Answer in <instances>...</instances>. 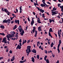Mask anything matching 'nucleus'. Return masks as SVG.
Here are the masks:
<instances>
[{
	"mask_svg": "<svg viewBox=\"0 0 63 63\" xmlns=\"http://www.w3.org/2000/svg\"><path fill=\"white\" fill-rule=\"evenodd\" d=\"M14 22L13 21H11V23L12 24L13 23H14Z\"/></svg>",
	"mask_w": 63,
	"mask_h": 63,
	"instance_id": "obj_61",
	"label": "nucleus"
},
{
	"mask_svg": "<svg viewBox=\"0 0 63 63\" xmlns=\"http://www.w3.org/2000/svg\"><path fill=\"white\" fill-rule=\"evenodd\" d=\"M12 16H15V17L16 16L15 15V14H12Z\"/></svg>",
	"mask_w": 63,
	"mask_h": 63,
	"instance_id": "obj_45",
	"label": "nucleus"
},
{
	"mask_svg": "<svg viewBox=\"0 0 63 63\" xmlns=\"http://www.w3.org/2000/svg\"><path fill=\"white\" fill-rule=\"evenodd\" d=\"M49 21L50 23H51V22H52V21L53 22H55L54 19H52L51 20V19H49Z\"/></svg>",
	"mask_w": 63,
	"mask_h": 63,
	"instance_id": "obj_5",
	"label": "nucleus"
},
{
	"mask_svg": "<svg viewBox=\"0 0 63 63\" xmlns=\"http://www.w3.org/2000/svg\"><path fill=\"white\" fill-rule=\"evenodd\" d=\"M12 50H11L9 51V53H12Z\"/></svg>",
	"mask_w": 63,
	"mask_h": 63,
	"instance_id": "obj_48",
	"label": "nucleus"
},
{
	"mask_svg": "<svg viewBox=\"0 0 63 63\" xmlns=\"http://www.w3.org/2000/svg\"><path fill=\"white\" fill-rule=\"evenodd\" d=\"M20 13H21V12H22V9H20Z\"/></svg>",
	"mask_w": 63,
	"mask_h": 63,
	"instance_id": "obj_43",
	"label": "nucleus"
},
{
	"mask_svg": "<svg viewBox=\"0 0 63 63\" xmlns=\"http://www.w3.org/2000/svg\"><path fill=\"white\" fill-rule=\"evenodd\" d=\"M18 28L20 31V32H21L22 30V28H21V26H20Z\"/></svg>",
	"mask_w": 63,
	"mask_h": 63,
	"instance_id": "obj_3",
	"label": "nucleus"
},
{
	"mask_svg": "<svg viewBox=\"0 0 63 63\" xmlns=\"http://www.w3.org/2000/svg\"><path fill=\"white\" fill-rule=\"evenodd\" d=\"M44 19V20H48V18L47 19V18H45Z\"/></svg>",
	"mask_w": 63,
	"mask_h": 63,
	"instance_id": "obj_59",
	"label": "nucleus"
},
{
	"mask_svg": "<svg viewBox=\"0 0 63 63\" xmlns=\"http://www.w3.org/2000/svg\"><path fill=\"white\" fill-rule=\"evenodd\" d=\"M54 44H53V43L52 42L51 44V47H53V45H54Z\"/></svg>",
	"mask_w": 63,
	"mask_h": 63,
	"instance_id": "obj_23",
	"label": "nucleus"
},
{
	"mask_svg": "<svg viewBox=\"0 0 63 63\" xmlns=\"http://www.w3.org/2000/svg\"><path fill=\"white\" fill-rule=\"evenodd\" d=\"M34 21H32L31 23V24L32 26L33 25V24H34Z\"/></svg>",
	"mask_w": 63,
	"mask_h": 63,
	"instance_id": "obj_26",
	"label": "nucleus"
},
{
	"mask_svg": "<svg viewBox=\"0 0 63 63\" xmlns=\"http://www.w3.org/2000/svg\"><path fill=\"white\" fill-rule=\"evenodd\" d=\"M35 34H37V31H35Z\"/></svg>",
	"mask_w": 63,
	"mask_h": 63,
	"instance_id": "obj_56",
	"label": "nucleus"
},
{
	"mask_svg": "<svg viewBox=\"0 0 63 63\" xmlns=\"http://www.w3.org/2000/svg\"><path fill=\"white\" fill-rule=\"evenodd\" d=\"M7 38L6 37H4V38H3V40L2 41V42L3 43H4V44H6L7 43Z\"/></svg>",
	"mask_w": 63,
	"mask_h": 63,
	"instance_id": "obj_1",
	"label": "nucleus"
},
{
	"mask_svg": "<svg viewBox=\"0 0 63 63\" xmlns=\"http://www.w3.org/2000/svg\"><path fill=\"white\" fill-rule=\"evenodd\" d=\"M30 52H31V50H28V51H27V53H28V54H29V53H30Z\"/></svg>",
	"mask_w": 63,
	"mask_h": 63,
	"instance_id": "obj_37",
	"label": "nucleus"
},
{
	"mask_svg": "<svg viewBox=\"0 0 63 63\" xmlns=\"http://www.w3.org/2000/svg\"><path fill=\"white\" fill-rule=\"evenodd\" d=\"M56 10V8H55V7H54L53 8V9L52 11H55Z\"/></svg>",
	"mask_w": 63,
	"mask_h": 63,
	"instance_id": "obj_31",
	"label": "nucleus"
},
{
	"mask_svg": "<svg viewBox=\"0 0 63 63\" xmlns=\"http://www.w3.org/2000/svg\"><path fill=\"white\" fill-rule=\"evenodd\" d=\"M58 13V11H52L51 12V13L52 14V16H54V15H56Z\"/></svg>",
	"mask_w": 63,
	"mask_h": 63,
	"instance_id": "obj_2",
	"label": "nucleus"
},
{
	"mask_svg": "<svg viewBox=\"0 0 63 63\" xmlns=\"http://www.w3.org/2000/svg\"><path fill=\"white\" fill-rule=\"evenodd\" d=\"M16 38H13L12 39H11L12 40H15V39H16Z\"/></svg>",
	"mask_w": 63,
	"mask_h": 63,
	"instance_id": "obj_44",
	"label": "nucleus"
},
{
	"mask_svg": "<svg viewBox=\"0 0 63 63\" xmlns=\"http://www.w3.org/2000/svg\"><path fill=\"white\" fill-rule=\"evenodd\" d=\"M47 58V56H45V57L44 58V59L45 61H46L47 62V60H46V59Z\"/></svg>",
	"mask_w": 63,
	"mask_h": 63,
	"instance_id": "obj_30",
	"label": "nucleus"
},
{
	"mask_svg": "<svg viewBox=\"0 0 63 63\" xmlns=\"http://www.w3.org/2000/svg\"><path fill=\"white\" fill-rule=\"evenodd\" d=\"M15 22L16 23H17L18 24H19V20H15Z\"/></svg>",
	"mask_w": 63,
	"mask_h": 63,
	"instance_id": "obj_4",
	"label": "nucleus"
},
{
	"mask_svg": "<svg viewBox=\"0 0 63 63\" xmlns=\"http://www.w3.org/2000/svg\"><path fill=\"white\" fill-rule=\"evenodd\" d=\"M33 29H34V30H35V29H36V28H35V27H33Z\"/></svg>",
	"mask_w": 63,
	"mask_h": 63,
	"instance_id": "obj_63",
	"label": "nucleus"
},
{
	"mask_svg": "<svg viewBox=\"0 0 63 63\" xmlns=\"http://www.w3.org/2000/svg\"><path fill=\"white\" fill-rule=\"evenodd\" d=\"M18 32H17L16 33V36H15V37H16V38H17V37L18 36L17 35H18Z\"/></svg>",
	"mask_w": 63,
	"mask_h": 63,
	"instance_id": "obj_34",
	"label": "nucleus"
},
{
	"mask_svg": "<svg viewBox=\"0 0 63 63\" xmlns=\"http://www.w3.org/2000/svg\"><path fill=\"white\" fill-rule=\"evenodd\" d=\"M35 30L33 29L32 30V32H33V33H34L35 32Z\"/></svg>",
	"mask_w": 63,
	"mask_h": 63,
	"instance_id": "obj_42",
	"label": "nucleus"
},
{
	"mask_svg": "<svg viewBox=\"0 0 63 63\" xmlns=\"http://www.w3.org/2000/svg\"><path fill=\"white\" fill-rule=\"evenodd\" d=\"M20 49L21 48V46L19 45H18L17 47L16 48V49Z\"/></svg>",
	"mask_w": 63,
	"mask_h": 63,
	"instance_id": "obj_8",
	"label": "nucleus"
},
{
	"mask_svg": "<svg viewBox=\"0 0 63 63\" xmlns=\"http://www.w3.org/2000/svg\"><path fill=\"white\" fill-rule=\"evenodd\" d=\"M61 4H58V7H59V6H60V5H61Z\"/></svg>",
	"mask_w": 63,
	"mask_h": 63,
	"instance_id": "obj_47",
	"label": "nucleus"
},
{
	"mask_svg": "<svg viewBox=\"0 0 63 63\" xmlns=\"http://www.w3.org/2000/svg\"><path fill=\"white\" fill-rule=\"evenodd\" d=\"M23 63L25 62L26 61V59H25L23 61Z\"/></svg>",
	"mask_w": 63,
	"mask_h": 63,
	"instance_id": "obj_52",
	"label": "nucleus"
},
{
	"mask_svg": "<svg viewBox=\"0 0 63 63\" xmlns=\"http://www.w3.org/2000/svg\"><path fill=\"white\" fill-rule=\"evenodd\" d=\"M6 52H8V48H7V49H6Z\"/></svg>",
	"mask_w": 63,
	"mask_h": 63,
	"instance_id": "obj_64",
	"label": "nucleus"
},
{
	"mask_svg": "<svg viewBox=\"0 0 63 63\" xmlns=\"http://www.w3.org/2000/svg\"><path fill=\"white\" fill-rule=\"evenodd\" d=\"M61 41L60 40H59V44H58V47H60V45H61Z\"/></svg>",
	"mask_w": 63,
	"mask_h": 63,
	"instance_id": "obj_11",
	"label": "nucleus"
},
{
	"mask_svg": "<svg viewBox=\"0 0 63 63\" xmlns=\"http://www.w3.org/2000/svg\"><path fill=\"white\" fill-rule=\"evenodd\" d=\"M24 56H23L22 57L21 60L22 61L23 60H24Z\"/></svg>",
	"mask_w": 63,
	"mask_h": 63,
	"instance_id": "obj_39",
	"label": "nucleus"
},
{
	"mask_svg": "<svg viewBox=\"0 0 63 63\" xmlns=\"http://www.w3.org/2000/svg\"><path fill=\"white\" fill-rule=\"evenodd\" d=\"M42 2H43V4H45L46 5V6L47 7L48 6V5H47L46 4V3H45V0H43L42 1Z\"/></svg>",
	"mask_w": 63,
	"mask_h": 63,
	"instance_id": "obj_12",
	"label": "nucleus"
},
{
	"mask_svg": "<svg viewBox=\"0 0 63 63\" xmlns=\"http://www.w3.org/2000/svg\"><path fill=\"white\" fill-rule=\"evenodd\" d=\"M27 41H26V40H25L24 41H23L22 44V45H23V44H24V43H26Z\"/></svg>",
	"mask_w": 63,
	"mask_h": 63,
	"instance_id": "obj_21",
	"label": "nucleus"
},
{
	"mask_svg": "<svg viewBox=\"0 0 63 63\" xmlns=\"http://www.w3.org/2000/svg\"><path fill=\"white\" fill-rule=\"evenodd\" d=\"M4 11L5 12H6V13H10L8 11V10L7 9H4Z\"/></svg>",
	"mask_w": 63,
	"mask_h": 63,
	"instance_id": "obj_13",
	"label": "nucleus"
},
{
	"mask_svg": "<svg viewBox=\"0 0 63 63\" xmlns=\"http://www.w3.org/2000/svg\"><path fill=\"white\" fill-rule=\"evenodd\" d=\"M16 12H17V13H18V9L17 8H16Z\"/></svg>",
	"mask_w": 63,
	"mask_h": 63,
	"instance_id": "obj_60",
	"label": "nucleus"
},
{
	"mask_svg": "<svg viewBox=\"0 0 63 63\" xmlns=\"http://www.w3.org/2000/svg\"><path fill=\"white\" fill-rule=\"evenodd\" d=\"M32 52H33V53H36V50L34 49H33V50L32 51Z\"/></svg>",
	"mask_w": 63,
	"mask_h": 63,
	"instance_id": "obj_18",
	"label": "nucleus"
},
{
	"mask_svg": "<svg viewBox=\"0 0 63 63\" xmlns=\"http://www.w3.org/2000/svg\"><path fill=\"white\" fill-rule=\"evenodd\" d=\"M42 17H43L44 18H45V14H42Z\"/></svg>",
	"mask_w": 63,
	"mask_h": 63,
	"instance_id": "obj_35",
	"label": "nucleus"
},
{
	"mask_svg": "<svg viewBox=\"0 0 63 63\" xmlns=\"http://www.w3.org/2000/svg\"><path fill=\"white\" fill-rule=\"evenodd\" d=\"M41 29V28L40 27H39L38 29V31H39V32L40 31L41 32V31H42V30Z\"/></svg>",
	"mask_w": 63,
	"mask_h": 63,
	"instance_id": "obj_16",
	"label": "nucleus"
},
{
	"mask_svg": "<svg viewBox=\"0 0 63 63\" xmlns=\"http://www.w3.org/2000/svg\"><path fill=\"white\" fill-rule=\"evenodd\" d=\"M41 20L39 18H38L37 19V22L38 23H41V22L40 21Z\"/></svg>",
	"mask_w": 63,
	"mask_h": 63,
	"instance_id": "obj_9",
	"label": "nucleus"
},
{
	"mask_svg": "<svg viewBox=\"0 0 63 63\" xmlns=\"http://www.w3.org/2000/svg\"><path fill=\"white\" fill-rule=\"evenodd\" d=\"M45 52L47 54V50H45Z\"/></svg>",
	"mask_w": 63,
	"mask_h": 63,
	"instance_id": "obj_49",
	"label": "nucleus"
},
{
	"mask_svg": "<svg viewBox=\"0 0 63 63\" xmlns=\"http://www.w3.org/2000/svg\"><path fill=\"white\" fill-rule=\"evenodd\" d=\"M31 59L32 61L33 62V63H34V62H35V59H34V58H33V57H32L31 58Z\"/></svg>",
	"mask_w": 63,
	"mask_h": 63,
	"instance_id": "obj_15",
	"label": "nucleus"
},
{
	"mask_svg": "<svg viewBox=\"0 0 63 63\" xmlns=\"http://www.w3.org/2000/svg\"><path fill=\"white\" fill-rule=\"evenodd\" d=\"M45 5H46V4H41L40 5V6H41V7H46Z\"/></svg>",
	"mask_w": 63,
	"mask_h": 63,
	"instance_id": "obj_19",
	"label": "nucleus"
},
{
	"mask_svg": "<svg viewBox=\"0 0 63 63\" xmlns=\"http://www.w3.org/2000/svg\"><path fill=\"white\" fill-rule=\"evenodd\" d=\"M15 56H13L12 57V58L11 59V61L12 62H13V61H14L15 59Z\"/></svg>",
	"mask_w": 63,
	"mask_h": 63,
	"instance_id": "obj_7",
	"label": "nucleus"
},
{
	"mask_svg": "<svg viewBox=\"0 0 63 63\" xmlns=\"http://www.w3.org/2000/svg\"><path fill=\"white\" fill-rule=\"evenodd\" d=\"M17 25H15V27L13 29L14 30H15L16 29V28H17Z\"/></svg>",
	"mask_w": 63,
	"mask_h": 63,
	"instance_id": "obj_29",
	"label": "nucleus"
},
{
	"mask_svg": "<svg viewBox=\"0 0 63 63\" xmlns=\"http://www.w3.org/2000/svg\"><path fill=\"white\" fill-rule=\"evenodd\" d=\"M11 33L12 35H15L16 34V32H11Z\"/></svg>",
	"mask_w": 63,
	"mask_h": 63,
	"instance_id": "obj_20",
	"label": "nucleus"
},
{
	"mask_svg": "<svg viewBox=\"0 0 63 63\" xmlns=\"http://www.w3.org/2000/svg\"><path fill=\"white\" fill-rule=\"evenodd\" d=\"M19 44L20 45V47H21V43H19Z\"/></svg>",
	"mask_w": 63,
	"mask_h": 63,
	"instance_id": "obj_57",
	"label": "nucleus"
},
{
	"mask_svg": "<svg viewBox=\"0 0 63 63\" xmlns=\"http://www.w3.org/2000/svg\"><path fill=\"white\" fill-rule=\"evenodd\" d=\"M20 63H23V62L22 61H20L19 62Z\"/></svg>",
	"mask_w": 63,
	"mask_h": 63,
	"instance_id": "obj_51",
	"label": "nucleus"
},
{
	"mask_svg": "<svg viewBox=\"0 0 63 63\" xmlns=\"http://www.w3.org/2000/svg\"><path fill=\"white\" fill-rule=\"evenodd\" d=\"M3 23H7V20L6 19H5L3 20L2 22Z\"/></svg>",
	"mask_w": 63,
	"mask_h": 63,
	"instance_id": "obj_28",
	"label": "nucleus"
},
{
	"mask_svg": "<svg viewBox=\"0 0 63 63\" xmlns=\"http://www.w3.org/2000/svg\"><path fill=\"white\" fill-rule=\"evenodd\" d=\"M47 3L48 4H50H50H51V3L49 2L48 1L47 2Z\"/></svg>",
	"mask_w": 63,
	"mask_h": 63,
	"instance_id": "obj_55",
	"label": "nucleus"
},
{
	"mask_svg": "<svg viewBox=\"0 0 63 63\" xmlns=\"http://www.w3.org/2000/svg\"><path fill=\"white\" fill-rule=\"evenodd\" d=\"M6 37L7 38H10V36L9 35H7L6 36Z\"/></svg>",
	"mask_w": 63,
	"mask_h": 63,
	"instance_id": "obj_41",
	"label": "nucleus"
},
{
	"mask_svg": "<svg viewBox=\"0 0 63 63\" xmlns=\"http://www.w3.org/2000/svg\"><path fill=\"white\" fill-rule=\"evenodd\" d=\"M36 8L38 10V11H39L40 10V8L38 7H36Z\"/></svg>",
	"mask_w": 63,
	"mask_h": 63,
	"instance_id": "obj_46",
	"label": "nucleus"
},
{
	"mask_svg": "<svg viewBox=\"0 0 63 63\" xmlns=\"http://www.w3.org/2000/svg\"><path fill=\"white\" fill-rule=\"evenodd\" d=\"M19 42L20 43H21V39H20L19 40Z\"/></svg>",
	"mask_w": 63,
	"mask_h": 63,
	"instance_id": "obj_58",
	"label": "nucleus"
},
{
	"mask_svg": "<svg viewBox=\"0 0 63 63\" xmlns=\"http://www.w3.org/2000/svg\"><path fill=\"white\" fill-rule=\"evenodd\" d=\"M0 35H3V36H5V34L4 33H0Z\"/></svg>",
	"mask_w": 63,
	"mask_h": 63,
	"instance_id": "obj_36",
	"label": "nucleus"
},
{
	"mask_svg": "<svg viewBox=\"0 0 63 63\" xmlns=\"http://www.w3.org/2000/svg\"><path fill=\"white\" fill-rule=\"evenodd\" d=\"M31 48V46H27V48L28 49V50H30Z\"/></svg>",
	"mask_w": 63,
	"mask_h": 63,
	"instance_id": "obj_14",
	"label": "nucleus"
},
{
	"mask_svg": "<svg viewBox=\"0 0 63 63\" xmlns=\"http://www.w3.org/2000/svg\"><path fill=\"white\" fill-rule=\"evenodd\" d=\"M44 11H45L44 10H42V9H40V12H41V13H43L44 12Z\"/></svg>",
	"mask_w": 63,
	"mask_h": 63,
	"instance_id": "obj_17",
	"label": "nucleus"
},
{
	"mask_svg": "<svg viewBox=\"0 0 63 63\" xmlns=\"http://www.w3.org/2000/svg\"><path fill=\"white\" fill-rule=\"evenodd\" d=\"M28 21H29V22L30 21V19H29V17L28 18Z\"/></svg>",
	"mask_w": 63,
	"mask_h": 63,
	"instance_id": "obj_50",
	"label": "nucleus"
},
{
	"mask_svg": "<svg viewBox=\"0 0 63 63\" xmlns=\"http://www.w3.org/2000/svg\"><path fill=\"white\" fill-rule=\"evenodd\" d=\"M41 50H43V49H43V47H41Z\"/></svg>",
	"mask_w": 63,
	"mask_h": 63,
	"instance_id": "obj_62",
	"label": "nucleus"
},
{
	"mask_svg": "<svg viewBox=\"0 0 63 63\" xmlns=\"http://www.w3.org/2000/svg\"><path fill=\"white\" fill-rule=\"evenodd\" d=\"M3 57H0V60H1L2 59H3Z\"/></svg>",
	"mask_w": 63,
	"mask_h": 63,
	"instance_id": "obj_53",
	"label": "nucleus"
},
{
	"mask_svg": "<svg viewBox=\"0 0 63 63\" xmlns=\"http://www.w3.org/2000/svg\"><path fill=\"white\" fill-rule=\"evenodd\" d=\"M53 32V31H52V28H50L49 30V32Z\"/></svg>",
	"mask_w": 63,
	"mask_h": 63,
	"instance_id": "obj_24",
	"label": "nucleus"
},
{
	"mask_svg": "<svg viewBox=\"0 0 63 63\" xmlns=\"http://www.w3.org/2000/svg\"><path fill=\"white\" fill-rule=\"evenodd\" d=\"M36 57L37 58V59H39V55H38Z\"/></svg>",
	"mask_w": 63,
	"mask_h": 63,
	"instance_id": "obj_38",
	"label": "nucleus"
},
{
	"mask_svg": "<svg viewBox=\"0 0 63 63\" xmlns=\"http://www.w3.org/2000/svg\"><path fill=\"white\" fill-rule=\"evenodd\" d=\"M52 57H54V56H55V55H54V54H52Z\"/></svg>",
	"mask_w": 63,
	"mask_h": 63,
	"instance_id": "obj_54",
	"label": "nucleus"
},
{
	"mask_svg": "<svg viewBox=\"0 0 63 63\" xmlns=\"http://www.w3.org/2000/svg\"><path fill=\"white\" fill-rule=\"evenodd\" d=\"M24 33V30H23L20 33V34L22 36H23V35Z\"/></svg>",
	"mask_w": 63,
	"mask_h": 63,
	"instance_id": "obj_6",
	"label": "nucleus"
},
{
	"mask_svg": "<svg viewBox=\"0 0 63 63\" xmlns=\"http://www.w3.org/2000/svg\"><path fill=\"white\" fill-rule=\"evenodd\" d=\"M59 47H58L57 50L58 51V53H59L60 52V50H59Z\"/></svg>",
	"mask_w": 63,
	"mask_h": 63,
	"instance_id": "obj_33",
	"label": "nucleus"
},
{
	"mask_svg": "<svg viewBox=\"0 0 63 63\" xmlns=\"http://www.w3.org/2000/svg\"><path fill=\"white\" fill-rule=\"evenodd\" d=\"M8 35L9 36V38H12L13 37V35L9 34H8Z\"/></svg>",
	"mask_w": 63,
	"mask_h": 63,
	"instance_id": "obj_27",
	"label": "nucleus"
},
{
	"mask_svg": "<svg viewBox=\"0 0 63 63\" xmlns=\"http://www.w3.org/2000/svg\"><path fill=\"white\" fill-rule=\"evenodd\" d=\"M58 34L59 38H60V37H61V36H60V33H59V31H58Z\"/></svg>",
	"mask_w": 63,
	"mask_h": 63,
	"instance_id": "obj_22",
	"label": "nucleus"
},
{
	"mask_svg": "<svg viewBox=\"0 0 63 63\" xmlns=\"http://www.w3.org/2000/svg\"><path fill=\"white\" fill-rule=\"evenodd\" d=\"M0 28H2V29L4 28V26L3 25H1L0 26Z\"/></svg>",
	"mask_w": 63,
	"mask_h": 63,
	"instance_id": "obj_25",
	"label": "nucleus"
},
{
	"mask_svg": "<svg viewBox=\"0 0 63 63\" xmlns=\"http://www.w3.org/2000/svg\"><path fill=\"white\" fill-rule=\"evenodd\" d=\"M11 21V20L10 19H8L7 20H6L7 23H10V22Z\"/></svg>",
	"mask_w": 63,
	"mask_h": 63,
	"instance_id": "obj_10",
	"label": "nucleus"
},
{
	"mask_svg": "<svg viewBox=\"0 0 63 63\" xmlns=\"http://www.w3.org/2000/svg\"><path fill=\"white\" fill-rule=\"evenodd\" d=\"M30 42V40H28L27 41V43L28 44V43H29Z\"/></svg>",
	"mask_w": 63,
	"mask_h": 63,
	"instance_id": "obj_40",
	"label": "nucleus"
},
{
	"mask_svg": "<svg viewBox=\"0 0 63 63\" xmlns=\"http://www.w3.org/2000/svg\"><path fill=\"white\" fill-rule=\"evenodd\" d=\"M48 35L49 36H50L51 38H52V36H51V35L50 33L49 32H48Z\"/></svg>",
	"mask_w": 63,
	"mask_h": 63,
	"instance_id": "obj_32",
	"label": "nucleus"
}]
</instances>
